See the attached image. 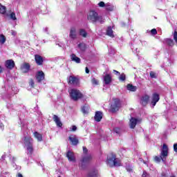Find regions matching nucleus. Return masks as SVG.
I'll return each instance as SVG.
<instances>
[{
	"mask_svg": "<svg viewBox=\"0 0 177 177\" xmlns=\"http://www.w3.org/2000/svg\"><path fill=\"white\" fill-rule=\"evenodd\" d=\"M87 20L93 23V24H96V23H100V24H103L104 23V18L103 16L99 15V13L96 12V10H91L87 15Z\"/></svg>",
	"mask_w": 177,
	"mask_h": 177,
	"instance_id": "1",
	"label": "nucleus"
},
{
	"mask_svg": "<svg viewBox=\"0 0 177 177\" xmlns=\"http://www.w3.org/2000/svg\"><path fill=\"white\" fill-rule=\"evenodd\" d=\"M106 162L111 167H121V162L117 158V155L114 153H110L106 158Z\"/></svg>",
	"mask_w": 177,
	"mask_h": 177,
	"instance_id": "2",
	"label": "nucleus"
},
{
	"mask_svg": "<svg viewBox=\"0 0 177 177\" xmlns=\"http://www.w3.org/2000/svg\"><path fill=\"white\" fill-rule=\"evenodd\" d=\"M168 145L167 144H163L162 147V151L160 153V156H155L154 157V162H161V160L164 161V158H167L168 157Z\"/></svg>",
	"mask_w": 177,
	"mask_h": 177,
	"instance_id": "3",
	"label": "nucleus"
},
{
	"mask_svg": "<svg viewBox=\"0 0 177 177\" xmlns=\"http://www.w3.org/2000/svg\"><path fill=\"white\" fill-rule=\"evenodd\" d=\"M121 109V100L119 98H113V102L109 108L111 113H117Z\"/></svg>",
	"mask_w": 177,
	"mask_h": 177,
	"instance_id": "4",
	"label": "nucleus"
},
{
	"mask_svg": "<svg viewBox=\"0 0 177 177\" xmlns=\"http://www.w3.org/2000/svg\"><path fill=\"white\" fill-rule=\"evenodd\" d=\"M69 95L72 100H74V102H77L80 100V99H82L84 97V94H82L80 90L75 88H72Z\"/></svg>",
	"mask_w": 177,
	"mask_h": 177,
	"instance_id": "5",
	"label": "nucleus"
},
{
	"mask_svg": "<svg viewBox=\"0 0 177 177\" xmlns=\"http://www.w3.org/2000/svg\"><path fill=\"white\" fill-rule=\"evenodd\" d=\"M68 84L69 85H74L75 86H80V78L74 75H71L68 77Z\"/></svg>",
	"mask_w": 177,
	"mask_h": 177,
	"instance_id": "6",
	"label": "nucleus"
},
{
	"mask_svg": "<svg viewBox=\"0 0 177 177\" xmlns=\"http://www.w3.org/2000/svg\"><path fill=\"white\" fill-rule=\"evenodd\" d=\"M142 122V119H138L136 118H131L130 119L129 127L131 129H135L136 125L139 123Z\"/></svg>",
	"mask_w": 177,
	"mask_h": 177,
	"instance_id": "7",
	"label": "nucleus"
},
{
	"mask_svg": "<svg viewBox=\"0 0 177 177\" xmlns=\"http://www.w3.org/2000/svg\"><path fill=\"white\" fill-rule=\"evenodd\" d=\"M150 100V96L148 95H145L140 97V104L142 105L144 107H146L149 104V101Z\"/></svg>",
	"mask_w": 177,
	"mask_h": 177,
	"instance_id": "8",
	"label": "nucleus"
},
{
	"mask_svg": "<svg viewBox=\"0 0 177 177\" xmlns=\"http://www.w3.org/2000/svg\"><path fill=\"white\" fill-rule=\"evenodd\" d=\"M21 70L24 74H27V73L31 71V65H30V63L24 62L21 66Z\"/></svg>",
	"mask_w": 177,
	"mask_h": 177,
	"instance_id": "9",
	"label": "nucleus"
},
{
	"mask_svg": "<svg viewBox=\"0 0 177 177\" xmlns=\"http://www.w3.org/2000/svg\"><path fill=\"white\" fill-rule=\"evenodd\" d=\"M160 100V95L157 93H154L152 95L151 104L154 107L157 104L158 102Z\"/></svg>",
	"mask_w": 177,
	"mask_h": 177,
	"instance_id": "10",
	"label": "nucleus"
},
{
	"mask_svg": "<svg viewBox=\"0 0 177 177\" xmlns=\"http://www.w3.org/2000/svg\"><path fill=\"white\" fill-rule=\"evenodd\" d=\"M35 78L37 82H42V81L45 80V73H44V71H39L35 75Z\"/></svg>",
	"mask_w": 177,
	"mask_h": 177,
	"instance_id": "11",
	"label": "nucleus"
},
{
	"mask_svg": "<svg viewBox=\"0 0 177 177\" xmlns=\"http://www.w3.org/2000/svg\"><path fill=\"white\" fill-rule=\"evenodd\" d=\"M5 66L8 70H13L15 68V61L13 59H8L5 62Z\"/></svg>",
	"mask_w": 177,
	"mask_h": 177,
	"instance_id": "12",
	"label": "nucleus"
},
{
	"mask_svg": "<svg viewBox=\"0 0 177 177\" xmlns=\"http://www.w3.org/2000/svg\"><path fill=\"white\" fill-rule=\"evenodd\" d=\"M68 140H70L72 146H77L80 143V140H78V138H77V136H70L68 137Z\"/></svg>",
	"mask_w": 177,
	"mask_h": 177,
	"instance_id": "13",
	"label": "nucleus"
},
{
	"mask_svg": "<svg viewBox=\"0 0 177 177\" xmlns=\"http://www.w3.org/2000/svg\"><path fill=\"white\" fill-rule=\"evenodd\" d=\"M35 62L37 66L44 64V57L38 54L35 55Z\"/></svg>",
	"mask_w": 177,
	"mask_h": 177,
	"instance_id": "14",
	"label": "nucleus"
},
{
	"mask_svg": "<svg viewBox=\"0 0 177 177\" xmlns=\"http://www.w3.org/2000/svg\"><path fill=\"white\" fill-rule=\"evenodd\" d=\"M66 157L68 158V161L71 162H75V156L74 155V152L68 151L66 152Z\"/></svg>",
	"mask_w": 177,
	"mask_h": 177,
	"instance_id": "15",
	"label": "nucleus"
},
{
	"mask_svg": "<svg viewBox=\"0 0 177 177\" xmlns=\"http://www.w3.org/2000/svg\"><path fill=\"white\" fill-rule=\"evenodd\" d=\"M102 118H103V113H102V111H97L94 116L95 121L100 122L102 121Z\"/></svg>",
	"mask_w": 177,
	"mask_h": 177,
	"instance_id": "16",
	"label": "nucleus"
},
{
	"mask_svg": "<svg viewBox=\"0 0 177 177\" xmlns=\"http://www.w3.org/2000/svg\"><path fill=\"white\" fill-rule=\"evenodd\" d=\"M34 142V139L31 138L30 136H26L24 137V144L27 147L30 146H32V142Z\"/></svg>",
	"mask_w": 177,
	"mask_h": 177,
	"instance_id": "17",
	"label": "nucleus"
},
{
	"mask_svg": "<svg viewBox=\"0 0 177 177\" xmlns=\"http://www.w3.org/2000/svg\"><path fill=\"white\" fill-rule=\"evenodd\" d=\"M112 82H113V77H111V75L106 74L104 76V82L105 85H109V84H111Z\"/></svg>",
	"mask_w": 177,
	"mask_h": 177,
	"instance_id": "18",
	"label": "nucleus"
},
{
	"mask_svg": "<svg viewBox=\"0 0 177 177\" xmlns=\"http://www.w3.org/2000/svg\"><path fill=\"white\" fill-rule=\"evenodd\" d=\"M53 120L55 122L57 127H59V128H62L63 127V123H62V121H60V118L57 115H53Z\"/></svg>",
	"mask_w": 177,
	"mask_h": 177,
	"instance_id": "19",
	"label": "nucleus"
},
{
	"mask_svg": "<svg viewBox=\"0 0 177 177\" xmlns=\"http://www.w3.org/2000/svg\"><path fill=\"white\" fill-rule=\"evenodd\" d=\"M87 177H99V171L97 169H91L87 174Z\"/></svg>",
	"mask_w": 177,
	"mask_h": 177,
	"instance_id": "20",
	"label": "nucleus"
},
{
	"mask_svg": "<svg viewBox=\"0 0 177 177\" xmlns=\"http://www.w3.org/2000/svg\"><path fill=\"white\" fill-rule=\"evenodd\" d=\"M71 39H77V30L75 28H71L69 33Z\"/></svg>",
	"mask_w": 177,
	"mask_h": 177,
	"instance_id": "21",
	"label": "nucleus"
},
{
	"mask_svg": "<svg viewBox=\"0 0 177 177\" xmlns=\"http://www.w3.org/2000/svg\"><path fill=\"white\" fill-rule=\"evenodd\" d=\"M91 160H92V156L88 155L87 156H84L82 160V165H84V164H88V162H91Z\"/></svg>",
	"mask_w": 177,
	"mask_h": 177,
	"instance_id": "22",
	"label": "nucleus"
},
{
	"mask_svg": "<svg viewBox=\"0 0 177 177\" xmlns=\"http://www.w3.org/2000/svg\"><path fill=\"white\" fill-rule=\"evenodd\" d=\"M113 32V28L111 26H108L106 29V35H108V37H111V38H114Z\"/></svg>",
	"mask_w": 177,
	"mask_h": 177,
	"instance_id": "23",
	"label": "nucleus"
},
{
	"mask_svg": "<svg viewBox=\"0 0 177 177\" xmlns=\"http://www.w3.org/2000/svg\"><path fill=\"white\" fill-rule=\"evenodd\" d=\"M33 136L37 138V142H42V134L39 133L38 131H35Z\"/></svg>",
	"mask_w": 177,
	"mask_h": 177,
	"instance_id": "24",
	"label": "nucleus"
},
{
	"mask_svg": "<svg viewBox=\"0 0 177 177\" xmlns=\"http://www.w3.org/2000/svg\"><path fill=\"white\" fill-rule=\"evenodd\" d=\"M71 59L72 62H75V63H81V59L80 57H77V55H75V54H72Z\"/></svg>",
	"mask_w": 177,
	"mask_h": 177,
	"instance_id": "25",
	"label": "nucleus"
},
{
	"mask_svg": "<svg viewBox=\"0 0 177 177\" xmlns=\"http://www.w3.org/2000/svg\"><path fill=\"white\" fill-rule=\"evenodd\" d=\"M167 45H168V46H174V45H175V43L174 42V39H169V38H167L165 39Z\"/></svg>",
	"mask_w": 177,
	"mask_h": 177,
	"instance_id": "26",
	"label": "nucleus"
},
{
	"mask_svg": "<svg viewBox=\"0 0 177 177\" xmlns=\"http://www.w3.org/2000/svg\"><path fill=\"white\" fill-rule=\"evenodd\" d=\"M127 91H131V92H136V89H137L136 86L131 84H127Z\"/></svg>",
	"mask_w": 177,
	"mask_h": 177,
	"instance_id": "27",
	"label": "nucleus"
},
{
	"mask_svg": "<svg viewBox=\"0 0 177 177\" xmlns=\"http://www.w3.org/2000/svg\"><path fill=\"white\" fill-rule=\"evenodd\" d=\"M89 105L85 104L82 107V111L84 114H86L88 111H89Z\"/></svg>",
	"mask_w": 177,
	"mask_h": 177,
	"instance_id": "28",
	"label": "nucleus"
},
{
	"mask_svg": "<svg viewBox=\"0 0 177 177\" xmlns=\"http://www.w3.org/2000/svg\"><path fill=\"white\" fill-rule=\"evenodd\" d=\"M77 46L82 52H85V50H86V44L84 43H80L77 45Z\"/></svg>",
	"mask_w": 177,
	"mask_h": 177,
	"instance_id": "29",
	"label": "nucleus"
},
{
	"mask_svg": "<svg viewBox=\"0 0 177 177\" xmlns=\"http://www.w3.org/2000/svg\"><path fill=\"white\" fill-rule=\"evenodd\" d=\"M28 153L27 154L28 156H32V153H34V147L32 145H30L29 147H27Z\"/></svg>",
	"mask_w": 177,
	"mask_h": 177,
	"instance_id": "30",
	"label": "nucleus"
},
{
	"mask_svg": "<svg viewBox=\"0 0 177 177\" xmlns=\"http://www.w3.org/2000/svg\"><path fill=\"white\" fill-rule=\"evenodd\" d=\"M113 131L114 132V133H117V135L121 136V132H122V130L120 127H114Z\"/></svg>",
	"mask_w": 177,
	"mask_h": 177,
	"instance_id": "31",
	"label": "nucleus"
},
{
	"mask_svg": "<svg viewBox=\"0 0 177 177\" xmlns=\"http://www.w3.org/2000/svg\"><path fill=\"white\" fill-rule=\"evenodd\" d=\"M79 32H80V35L83 37V38H86V37H88V33L84 29H80Z\"/></svg>",
	"mask_w": 177,
	"mask_h": 177,
	"instance_id": "32",
	"label": "nucleus"
},
{
	"mask_svg": "<svg viewBox=\"0 0 177 177\" xmlns=\"http://www.w3.org/2000/svg\"><path fill=\"white\" fill-rule=\"evenodd\" d=\"M0 13H1V15H5V13H6V7L2 6V4L0 3Z\"/></svg>",
	"mask_w": 177,
	"mask_h": 177,
	"instance_id": "33",
	"label": "nucleus"
},
{
	"mask_svg": "<svg viewBox=\"0 0 177 177\" xmlns=\"http://www.w3.org/2000/svg\"><path fill=\"white\" fill-rule=\"evenodd\" d=\"M6 42V37H5V35H0V44L3 45Z\"/></svg>",
	"mask_w": 177,
	"mask_h": 177,
	"instance_id": "34",
	"label": "nucleus"
},
{
	"mask_svg": "<svg viewBox=\"0 0 177 177\" xmlns=\"http://www.w3.org/2000/svg\"><path fill=\"white\" fill-rule=\"evenodd\" d=\"M120 81H125L127 80V75L124 73H122L119 77Z\"/></svg>",
	"mask_w": 177,
	"mask_h": 177,
	"instance_id": "35",
	"label": "nucleus"
},
{
	"mask_svg": "<svg viewBox=\"0 0 177 177\" xmlns=\"http://www.w3.org/2000/svg\"><path fill=\"white\" fill-rule=\"evenodd\" d=\"M105 8H106V10H108V12H113V6H110V5H106L105 6Z\"/></svg>",
	"mask_w": 177,
	"mask_h": 177,
	"instance_id": "36",
	"label": "nucleus"
},
{
	"mask_svg": "<svg viewBox=\"0 0 177 177\" xmlns=\"http://www.w3.org/2000/svg\"><path fill=\"white\" fill-rule=\"evenodd\" d=\"M29 85H30V86H31V88H35V82H34V80H32V79L29 80Z\"/></svg>",
	"mask_w": 177,
	"mask_h": 177,
	"instance_id": "37",
	"label": "nucleus"
},
{
	"mask_svg": "<svg viewBox=\"0 0 177 177\" xmlns=\"http://www.w3.org/2000/svg\"><path fill=\"white\" fill-rule=\"evenodd\" d=\"M91 82L93 85H97L99 84V80H97L96 78H93L91 80Z\"/></svg>",
	"mask_w": 177,
	"mask_h": 177,
	"instance_id": "38",
	"label": "nucleus"
},
{
	"mask_svg": "<svg viewBox=\"0 0 177 177\" xmlns=\"http://www.w3.org/2000/svg\"><path fill=\"white\" fill-rule=\"evenodd\" d=\"M10 19H12V20H17V18H16V13L15 12H12L10 15Z\"/></svg>",
	"mask_w": 177,
	"mask_h": 177,
	"instance_id": "39",
	"label": "nucleus"
},
{
	"mask_svg": "<svg viewBox=\"0 0 177 177\" xmlns=\"http://www.w3.org/2000/svg\"><path fill=\"white\" fill-rule=\"evenodd\" d=\"M149 75L151 78H157V75H156V73L153 71H151L149 73Z\"/></svg>",
	"mask_w": 177,
	"mask_h": 177,
	"instance_id": "40",
	"label": "nucleus"
},
{
	"mask_svg": "<svg viewBox=\"0 0 177 177\" xmlns=\"http://www.w3.org/2000/svg\"><path fill=\"white\" fill-rule=\"evenodd\" d=\"M173 37H174V41L177 44V31L176 30L174 31V32L173 34Z\"/></svg>",
	"mask_w": 177,
	"mask_h": 177,
	"instance_id": "41",
	"label": "nucleus"
},
{
	"mask_svg": "<svg viewBox=\"0 0 177 177\" xmlns=\"http://www.w3.org/2000/svg\"><path fill=\"white\" fill-rule=\"evenodd\" d=\"M151 34L152 35H157V29L153 28V29L151 30Z\"/></svg>",
	"mask_w": 177,
	"mask_h": 177,
	"instance_id": "42",
	"label": "nucleus"
},
{
	"mask_svg": "<svg viewBox=\"0 0 177 177\" xmlns=\"http://www.w3.org/2000/svg\"><path fill=\"white\" fill-rule=\"evenodd\" d=\"M98 6H100V8H104V6H106V4L104 3V1H100L98 3Z\"/></svg>",
	"mask_w": 177,
	"mask_h": 177,
	"instance_id": "43",
	"label": "nucleus"
},
{
	"mask_svg": "<svg viewBox=\"0 0 177 177\" xmlns=\"http://www.w3.org/2000/svg\"><path fill=\"white\" fill-rule=\"evenodd\" d=\"M71 131L72 132H75V131H77V126L73 125V126H72V128L71 129Z\"/></svg>",
	"mask_w": 177,
	"mask_h": 177,
	"instance_id": "44",
	"label": "nucleus"
},
{
	"mask_svg": "<svg viewBox=\"0 0 177 177\" xmlns=\"http://www.w3.org/2000/svg\"><path fill=\"white\" fill-rule=\"evenodd\" d=\"M83 153L84 154H87L88 153V149L86 148V147H83Z\"/></svg>",
	"mask_w": 177,
	"mask_h": 177,
	"instance_id": "45",
	"label": "nucleus"
},
{
	"mask_svg": "<svg viewBox=\"0 0 177 177\" xmlns=\"http://www.w3.org/2000/svg\"><path fill=\"white\" fill-rule=\"evenodd\" d=\"M0 128H1V129H2V131H3V129H5V125H3V123L0 122Z\"/></svg>",
	"mask_w": 177,
	"mask_h": 177,
	"instance_id": "46",
	"label": "nucleus"
},
{
	"mask_svg": "<svg viewBox=\"0 0 177 177\" xmlns=\"http://www.w3.org/2000/svg\"><path fill=\"white\" fill-rule=\"evenodd\" d=\"M174 151L177 153V143L174 145Z\"/></svg>",
	"mask_w": 177,
	"mask_h": 177,
	"instance_id": "47",
	"label": "nucleus"
},
{
	"mask_svg": "<svg viewBox=\"0 0 177 177\" xmlns=\"http://www.w3.org/2000/svg\"><path fill=\"white\" fill-rule=\"evenodd\" d=\"M126 169H127V172H131V171H132V168H131L129 166H127L126 167Z\"/></svg>",
	"mask_w": 177,
	"mask_h": 177,
	"instance_id": "48",
	"label": "nucleus"
},
{
	"mask_svg": "<svg viewBox=\"0 0 177 177\" xmlns=\"http://www.w3.org/2000/svg\"><path fill=\"white\" fill-rule=\"evenodd\" d=\"M3 73V68H2L1 66H0V74H2Z\"/></svg>",
	"mask_w": 177,
	"mask_h": 177,
	"instance_id": "49",
	"label": "nucleus"
},
{
	"mask_svg": "<svg viewBox=\"0 0 177 177\" xmlns=\"http://www.w3.org/2000/svg\"><path fill=\"white\" fill-rule=\"evenodd\" d=\"M113 72L115 73V74L117 75H120V72H118V71H116V70H113Z\"/></svg>",
	"mask_w": 177,
	"mask_h": 177,
	"instance_id": "50",
	"label": "nucleus"
},
{
	"mask_svg": "<svg viewBox=\"0 0 177 177\" xmlns=\"http://www.w3.org/2000/svg\"><path fill=\"white\" fill-rule=\"evenodd\" d=\"M147 175V173L146 171H144L143 174H142V177H146Z\"/></svg>",
	"mask_w": 177,
	"mask_h": 177,
	"instance_id": "51",
	"label": "nucleus"
},
{
	"mask_svg": "<svg viewBox=\"0 0 177 177\" xmlns=\"http://www.w3.org/2000/svg\"><path fill=\"white\" fill-rule=\"evenodd\" d=\"M86 74H89V68H88V67H86Z\"/></svg>",
	"mask_w": 177,
	"mask_h": 177,
	"instance_id": "52",
	"label": "nucleus"
},
{
	"mask_svg": "<svg viewBox=\"0 0 177 177\" xmlns=\"http://www.w3.org/2000/svg\"><path fill=\"white\" fill-rule=\"evenodd\" d=\"M17 177H23V174H21V173H18Z\"/></svg>",
	"mask_w": 177,
	"mask_h": 177,
	"instance_id": "53",
	"label": "nucleus"
},
{
	"mask_svg": "<svg viewBox=\"0 0 177 177\" xmlns=\"http://www.w3.org/2000/svg\"><path fill=\"white\" fill-rule=\"evenodd\" d=\"M15 32H13L12 33V35H15Z\"/></svg>",
	"mask_w": 177,
	"mask_h": 177,
	"instance_id": "54",
	"label": "nucleus"
}]
</instances>
